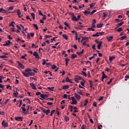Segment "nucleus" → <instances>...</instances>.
Returning a JSON list of instances; mask_svg holds the SVG:
<instances>
[{
    "instance_id": "37",
    "label": "nucleus",
    "mask_w": 129,
    "mask_h": 129,
    "mask_svg": "<svg viewBox=\"0 0 129 129\" xmlns=\"http://www.w3.org/2000/svg\"><path fill=\"white\" fill-rule=\"evenodd\" d=\"M54 87H47V89H49V90H50L51 91H54Z\"/></svg>"
},
{
    "instance_id": "12",
    "label": "nucleus",
    "mask_w": 129,
    "mask_h": 129,
    "mask_svg": "<svg viewBox=\"0 0 129 129\" xmlns=\"http://www.w3.org/2000/svg\"><path fill=\"white\" fill-rule=\"evenodd\" d=\"M17 15L19 18H21V17H23V15H21V11H20V10L19 9H17Z\"/></svg>"
},
{
    "instance_id": "60",
    "label": "nucleus",
    "mask_w": 129,
    "mask_h": 129,
    "mask_svg": "<svg viewBox=\"0 0 129 129\" xmlns=\"http://www.w3.org/2000/svg\"><path fill=\"white\" fill-rule=\"evenodd\" d=\"M68 97V96L67 94H64L63 96V97L64 98H65L66 99H67V97Z\"/></svg>"
},
{
    "instance_id": "42",
    "label": "nucleus",
    "mask_w": 129,
    "mask_h": 129,
    "mask_svg": "<svg viewBox=\"0 0 129 129\" xmlns=\"http://www.w3.org/2000/svg\"><path fill=\"white\" fill-rule=\"evenodd\" d=\"M88 31L92 30V32H94V31H95V30L94 29L92 28V27L88 28Z\"/></svg>"
},
{
    "instance_id": "28",
    "label": "nucleus",
    "mask_w": 129,
    "mask_h": 129,
    "mask_svg": "<svg viewBox=\"0 0 129 129\" xmlns=\"http://www.w3.org/2000/svg\"><path fill=\"white\" fill-rule=\"evenodd\" d=\"M117 29V27L115 29V30L116 31H117V32H121V31H122V28L121 27L118 28V29Z\"/></svg>"
},
{
    "instance_id": "34",
    "label": "nucleus",
    "mask_w": 129,
    "mask_h": 129,
    "mask_svg": "<svg viewBox=\"0 0 129 129\" xmlns=\"http://www.w3.org/2000/svg\"><path fill=\"white\" fill-rule=\"evenodd\" d=\"M124 39H126V36H125V35L121 37L120 40L121 41H123V40H124Z\"/></svg>"
},
{
    "instance_id": "59",
    "label": "nucleus",
    "mask_w": 129,
    "mask_h": 129,
    "mask_svg": "<svg viewBox=\"0 0 129 129\" xmlns=\"http://www.w3.org/2000/svg\"><path fill=\"white\" fill-rule=\"evenodd\" d=\"M41 94H42L41 93V92H37L36 93V95H40V97H41Z\"/></svg>"
},
{
    "instance_id": "29",
    "label": "nucleus",
    "mask_w": 129,
    "mask_h": 129,
    "mask_svg": "<svg viewBox=\"0 0 129 129\" xmlns=\"http://www.w3.org/2000/svg\"><path fill=\"white\" fill-rule=\"evenodd\" d=\"M62 37L63 39H65V40H68V36L66 34H63Z\"/></svg>"
},
{
    "instance_id": "52",
    "label": "nucleus",
    "mask_w": 129,
    "mask_h": 129,
    "mask_svg": "<svg viewBox=\"0 0 129 129\" xmlns=\"http://www.w3.org/2000/svg\"><path fill=\"white\" fill-rule=\"evenodd\" d=\"M14 24H15V22L14 21H12L10 24V25L12 26V27H15V25H14Z\"/></svg>"
},
{
    "instance_id": "44",
    "label": "nucleus",
    "mask_w": 129,
    "mask_h": 129,
    "mask_svg": "<svg viewBox=\"0 0 129 129\" xmlns=\"http://www.w3.org/2000/svg\"><path fill=\"white\" fill-rule=\"evenodd\" d=\"M29 75L30 76H33V75H35V73L33 72H29Z\"/></svg>"
},
{
    "instance_id": "48",
    "label": "nucleus",
    "mask_w": 129,
    "mask_h": 129,
    "mask_svg": "<svg viewBox=\"0 0 129 129\" xmlns=\"http://www.w3.org/2000/svg\"><path fill=\"white\" fill-rule=\"evenodd\" d=\"M27 39L28 40L31 39V35H30V33L27 34Z\"/></svg>"
},
{
    "instance_id": "24",
    "label": "nucleus",
    "mask_w": 129,
    "mask_h": 129,
    "mask_svg": "<svg viewBox=\"0 0 129 129\" xmlns=\"http://www.w3.org/2000/svg\"><path fill=\"white\" fill-rule=\"evenodd\" d=\"M107 39L109 42H110L113 39V37L112 36H110V37H107Z\"/></svg>"
},
{
    "instance_id": "8",
    "label": "nucleus",
    "mask_w": 129,
    "mask_h": 129,
    "mask_svg": "<svg viewBox=\"0 0 129 129\" xmlns=\"http://www.w3.org/2000/svg\"><path fill=\"white\" fill-rule=\"evenodd\" d=\"M81 79H82V77H79V76H77V77H76V78H75V81H76V82L77 83H79L78 81H79V80H81Z\"/></svg>"
},
{
    "instance_id": "25",
    "label": "nucleus",
    "mask_w": 129,
    "mask_h": 129,
    "mask_svg": "<svg viewBox=\"0 0 129 129\" xmlns=\"http://www.w3.org/2000/svg\"><path fill=\"white\" fill-rule=\"evenodd\" d=\"M72 59H75V58H77V55L75 54H73L71 55Z\"/></svg>"
},
{
    "instance_id": "56",
    "label": "nucleus",
    "mask_w": 129,
    "mask_h": 129,
    "mask_svg": "<svg viewBox=\"0 0 129 129\" xmlns=\"http://www.w3.org/2000/svg\"><path fill=\"white\" fill-rule=\"evenodd\" d=\"M31 16L32 17V18L33 19V20H35V14L31 13Z\"/></svg>"
},
{
    "instance_id": "30",
    "label": "nucleus",
    "mask_w": 129,
    "mask_h": 129,
    "mask_svg": "<svg viewBox=\"0 0 129 129\" xmlns=\"http://www.w3.org/2000/svg\"><path fill=\"white\" fill-rule=\"evenodd\" d=\"M57 68V66L55 64H53L51 67V69H52V70H55V69H56Z\"/></svg>"
},
{
    "instance_id": "16",
    "label": "nucleus",
    "mask_w": 129,
    "mask_h": 129,
    "mask_svg": "<svg viewBox=\"0 0 129 129\" xmlns=\"http://www.w3.org/2000/svg\"><path fill=\"white\" fill-rule=\"evenodd\" d=\"M101 45H102V41H101L99 44H98L97 47L98 50H100V49H101Z\"/></svg>"
},
{
    "instance_id": "7",
    "label": "nucleus",
    "mask_w": 129,
    "mask_h": 129,
    "mask_svg": "<svg viewBox=\"0 0 129 129\" xmlns=\"http://www.w3.org/2000/svg\"><path fill=\"white\" fill-rule=\"evenodd\" d=\"M72 100H73V102L71 103V104H77V101L75 100V98L74 97H71Z\"/></svg>"
},
{
    "instance_id": "39",
    "label": "nucleus",
    "mask_w": 129,
    "mask_h": 129,
    "mask_svg": "<svg viewBox=\"0 0 129 129\" xmlns=\"http://www.w3.org/2000/svg\"><path fill=\"white\" fill-rule=\"evenodd\" d=\"M105 78H107V76H106L105 75H104H104L102 76V81H103V80Z\"/></svg>"
},
{
    "instance_id": "38",
    "label": "nucleus",
    "mask_w": 129,
    "mask_h": 129,
    "mask_svg": "<svg viewBox=\"0 0 129 129\" xmlns=\"http://www.w3.org/2000/svg\"><path fill=\"white\" fill-rule=\"evenodd\" d=\"M82 75H83L86 77V76H87V74H86V73H85L84 71H82Z\"/></svg>"
},
{
    "instance_id": "15",
    "label": "nucleus",
    "mask_w": 129,
    "mask_h": 129,
    "mask_svg": "<svg viewBox=\"0 0 129 129\" xmlns=\"http://www.w3.org/2000/svg\"><path fill=\"white\" fill-rule=\"evenodd\" d=\"M65 61H66V66H68V64L70 60L69 59V58H66Z\"/></svg>"
},
{
    "instance_id": "35",
    "label": "nucleus",
    "mask_w": 129,
    "mask_h": 129,
    "mask_svg": "<svg viewBox=\"0 0 129 129\" xmlns=\"http://www.w3.org/2000/svg\"><path fill=\"white\" fill-rule=\"evenodd\" d=\"M33 26L34 28H35L36 30H39V28L38 27V25H37V24H33Z\"/></svg>"
},
{
    "instance_id": "27",
    "label": "nucleus",
    "mask_w": 129,
    "mask_h": 129,
    "mask_svg": "<svg viewBox=\"0 0 129 129\" xmlns=\"http://www.w3.org/2000/svg\"><path fill=\"white\" fill-rule=\"evenodd\" d=\"M3 12L4 14H7V11L5 10L4 8H0V13Z\"/></svg>"
},
{
    "instance_id": "26",
    "label": "nucleus",
    "mask_w": 129,
    "mask_h": 129,
    "mask_svg": "<svg viewBox=\"0 0 129 129\" xmlns=\"http://www.w3.org/2000/svg\"><path fill=\"white\" fill-rule=\"evenodd\" d=\"M102 26H103V24L99 23L97 25V28H102Z\"/></svg>"
},
{
    "instance_id": "21",
    "label": "nucleus",
    "mask_w": 129,
    "mask_h": 129,
    "mask_svg": "<svg viewBox=\"0 0 129 129\" xmlns=\"http://www.w3.org/2000/svg\"><path fill=\"white\" fill-rule=\"evenodd\" d=\"M70 119V118H69V116H64L65 121H67V122L69 121Z\"/></svg>"
},
{
    "instance_id": "5",
    "label": "nucleus",
    "mask_w": 129,
    "mask_h": 129,
    "mask_svg": "<svg viewBox=\"0 0 129 129\" xmlns=\"http://www.w3.org/2000/svg\"><path fill=\"white\" fill-rule=\"evenodd\" d=\"M102 33L103 32H97L95 34L93 35V37H99V36H102Z\"/></svg>"
},
{
    "instance_id": "63",
    "label": "nucleus",
    "mask_w": 129,
    "mask_h": 129,
    "mask_svg": "<svg viewBox=\"0 0 129 129\" xmlns=\"http://www.w3.org/2000/svg\"><path fill=\"white\" fill-rule=\"evenodd\" d=\"M86 127V125L83 124L81 127V129H86L85 128Z\"/></svg>"
},
{
    "instance_id": "9",
    "label": "nucleus",
    "mask_w": 129,
    "mask_h": 129,
    "mask_svg": "<svg viewBox=\"0 0 129 129\" xmlns=\"http://www.w3.org/2000/svg\"><path fill=\"white\" fill-rule=\"evenodd\" d=\"M41 97L43 99H47V97H49V95H45V94H41Z\"/></svg>"
},
{
    "instance_id": "17",
    "label": "nucleus",
    "mask_w": 129,
    "mask_h": 129,
    "mask_svg": "<svg viewBox=\"0 0 129 129\" xmlns=\"http://www.w3.org/2000/svg\"><path fill=\"white\" fill-rule=\"evenodd\" d=\"M83 14H85V16H87L90 14V12H89L87 10H85V11L83 12Z\"/></svg>"
},
{
    "instance_id": "31",
    "label": "nucleus",
    "mask_w": 129,
    "mask_h": 129,
    "mask_svg": "<svg viewBox=\"0 0 129 129\" xmlns=\"http://www.w3.org/2000/svg\"><path fill=\"white\" fill-rule=\"evenodd\" d=\"M7 11H13V10H14V7H10L9 8H7Z\"/></svg>"
},
{
    "instance_id": "11",
    "label": "nucleus",
    "mask_w": 129,
    "mask_h": 129,
    "mask_svg": "<svg viewBox=\"0 0 129 129\" xmlns=\"http://www.w3.org/2000/svg\"><path fill=\"white\" fill-rule=\"evenodd\" d=\"M22 73L23 75V76H25V77H27L28 78L29 76V73H25L24 72H22Z\"/></svg>"
},
{
    "instance_id": "22",
    "label": "nucleus",
    "mask_w": 129,
    "mask_h": 129,
    "mask_svg": "<svg viewBox=\"0 0 129 129\" xmlns=\"http://www.w3.org/2000/svg\"><path fill=\"white\" fill-rule=\"evenodd\" d=\"M69 88V85H66V86H63L62 87V89L63 90H65L66 89H68Z\"/></svg>"
},
{
    "instance_id": "50",
    "label": "nucleus",
    "mask_w": 129,
    "mask_h": 129,
    "mask_svg": "<svg viewBox=\"0 0 129 129\" xmlns=\"http://www.w3.org/2000/svg\"><path fill=\"white\" fill-rule=\"evenodd\" d=\"M93 105L95 106V107H96V106H97V103H96V102H94L93 103Z\"/></svg>"
},
{
    "instance_id": "1",
    "label": "nucleus",
    "mask_w": 129,
    "mask_h": 129,
    "mask_svg": "<svg viewBox=\"0 0 129 129\" xmlns=\"http://www.w3.org/2000/svg\"><path fill=\"white\" fill-rule=\"evenodd\" d=\"M41 110H42V112H43V113H45V114L46 115H48V114H49V113H50V109L46 110L43 108L41 109Z\"/></svg>"
},
{
    "instance_id": "57",
    "label": "nucleus",
    "mask_w": 129,
    "mask_h": 129,
    "mask_svg": "<svg viewBox=\"0 0 129 129\" xmlns=\"http://www.w3.org/2000/svg\"><path fill=\"white\" fill-rule=\"evenodd\" d=\"M103 100V97H100L99 98V99H98V100H99V101H101V100Z\"/></svg>"
},
{
    "instance_id": "10",
    "label": "nucleus",
    "mask_w": 129,
    "mask_h": 129,
    "mask_svg": "<svg viewBox=\"0 0 129 129\" xmlns=\"http://www.w3.org/2000/svg\"><path fill=\"white\" fill-rule=\"evenodd\" d=\"M17 63L20 68H22V69H24L25 68V66H24V64H23L22 63L20 62V61H17Z\"/></svg>"
},
{
    "instance_id": "23",
    "label": "nucleus",
    "mask_w": 129,
    "mask_h": 129,
    "mask_svg": "<svg viewBox=\"0 0 129 129\" xmlns=\"http://www.w3.org/2000/svg\"><path fill=\"white\" fill-rule=\"evenodd\" d=\"M75 95L77 99H80L81 98V97H80L78 94L76 93H75Z\"/></svg>"
},
{
    "instance_id": "46",
    "label": "nucleus",
    "mask_w": 129,
    "mask_h": 129,
    "mask_svg": "<svg viewBox=\"0 0 129 129\" xmlns=\"http://www.w3.org/2000/svg\"><path fill=\"white\" fill-rule=\"evenodd\" d=\"M64 25L68 27V28H70V26L69 25L68 23L67 22H64Z\"/></svg>"
},
{
    "instance_id": "3",
    "label": "nucleus",
    "mask_w": 129,
    "mask_h": 129,
    "mask_svg": "<svg viewBox=\"0 0 129 129\" xmlns=\"http://www.w3.org/2000/svg\"><path fill=\"white\" fill-rule=\"evenodd\" d=\"M2 124L3 126L5 127H8V126H9V123L8 122H6V120H4L2 122Z\"/></svg>"
},
{
    "instance_id": "58",
    "label": "nucleus",
    "mask_w": 129,
    "mask_h": 129,
    "mask_svg": "<svg viewBox=\"0 0 129 129\" xmlns=\"http://www.w3.org/2000/svg\"><path fill=\"white\" fill-rule=\"evenodd\" d=\"M86 42H88V40H85L82 44L83 46H86Z\"/></svg>"
},
{
    "instance_id": "6",
    "label": "nucleus",
    "mask_w": 129,
    "mask_h": 129,
    "mask_svg": "<svg viewBox=\"0 0 129 129\" xmlns=\"http://www.w3.org/2000/svg\"><path fill=\"white\" fill-rule=\"evenodd\" d=\"M15 120H17V121H23V117H21V116L16 117Z\"/></svg>"
},
{
    "instance_id": "64",
    "label": "nucleus",
    "mask_w": 129,
    "mask_h": 129,
    "mask_svg": "<svg viewBox=\"0 0 129 129\" xmlns=\"http://www.w3.org/2000/svg\"><path fill=\"white\" fill-rule=\"evenodd\" d=\"M0 58H8V56L6 55H1L0 56Z\"/></svg>"
},
{
    "instance_id": "53",
    "label": "nucleus",
    "mask_w": 129,
    "mask_h": 129,
    "mask_svg": "<svg viewBox=\"0 0 129 129\" xmlns=\"http://www.w3.org/2000/svg\"><path fill=\"white\" fill-rule=\"evenodd\" d=\"M76 40L77 41L78 40V34H77V32H76Z\"/></svg>"
},
{
    "instance_id": "45",
    "label": "nucleus",
    "mask_w": 129,
    "mask_h": 129,
    "mask_svg": "<svg viewBox=\"0 0 129 129\" xmlns=\"http://www.w3.org/2000/svg\"><path fill=\"white\" fill-rule=\"evenodd\" d=\"M94 13H96V10H93L91 12H90L91 16H92Z\"/></svg>"
},
{
    "instance_id": "55",
    "label": "nucleus",
    "mask_w": 129,
    "mask_h": 129,
    "mask_svg": "<svg viewBox=\"0 0 129 129\" xmlns=\"http://www.w3.org/2000/svg\"><path fill=\"white\" fill-rule=\"evenodd\" d=\"M85 103L84 104V106H86V105H87V103H88V100H85Z\"/></svg>"
},
{
    "instance_id": "2",
    "label": "nucleus",
    "mask_w": 129,
    "mask_h": 129,
    "mask_svg": "<svg viewBox=\"0 0 129 129\" xmlns=\"http://www.w3.org/2000/svg\"><path fill=\"white\" fill-rule=\"evenodd\" d=\"M33 56H35L36 61H38L39 59H40V56H39V54H38V52L37 51H34L33 52Z\"/></svg>"
},
{
    "instance_id": "47",
    "label": "nucleus",
    "mask_w": 129,
    "mask_h": 129,
    "mask_svg": "<svg viewBox=\"0 0 129 129\" xmlns=\"http://www.w3.org/2000/svg\"><path fill=\"white\" fill-rule=\"evenodd\" d=\"M20 26L22 28V29L24 31H26V30H28V28L25 29V27H24L23 25H22V24H20Z\"/></svg>"
},
{
    "instance_id": "33",
    "label": "nucleus",
    "mask_w": 129,
    "mask_h": 129,
    "mask_svg": "<svg viewBox=\"0 0 129 129\" xmlns=\"http://www.w3.org/2000/svg\"><path fill=\"white\" fill-rule=\"evenodd\" d=\"M55 111H56V110H52L51 111V113H50V116H53V114H54V113H55Z\"/></svg>"
},
{
    "instance_id": "43",
    "label": "nucleus",
    "mask_w": 129,
    "mask_h": 129,
    "mask_svg": "<svg viewBox=\"0 0 129 129\" xmlns=\"http://www.w3.org/2000/svg\"><path fill=\"white\" fill-rule=\"evenodd\" d=\"M112 80H113V78L110 79L109 81L107 83L108 85H109V84L112 82Z\"/></svg>"
},
{
    "instance_id": "51",
    "label": "nucleus",
    "mask_w": 129,
    "mask_h": 129,
    "mask_svg": "<svg viewBox=\"0 0 129 129\" xmlns=\"http://www.w3.org/2000/svg\"><path fill=\"white\" fill-rule=\"evenodd\" d=\"M95 5V3H92L90 5V8H93L94 7V5Z\"/></svg>"
},
{
    "instance_id": "49",
    "label": "nucleus",
    "mask_w": 129,
    "mask_h": 129,
    "mask_svg": "<svg viewBox=\"0 0 129 129\" xmlns=\"http://www.w3.org/2000/svg\"><path fill=\"white\" fill-rule=\"evenodd\" d=\"M47 105L51 106V105H53V103L52 102H47Z\"/></svg>"
},
{
    "instance_id": "62",
    "label": "nucleus",
    "mask_w": 129,
    "mask_h": 129,
    "mask_svg": "<svg viewBox=\"0 0 129 129\" xmlns=\"http://www.w3.org/2000/svg\"><path fill=\"white\" fill-rule=\"evenodd\" d=\"M47 62H46V60L45 59H43V61L42 62V65H45L46 64Z\"/></svg>"
},
{
    "instance_id": "19",
    "label": "nucleus",
    "mask_w": 129,
    "mask_h": 129,
    "mask_svg": "<svg viewBox=\"0 0 129 129\" xmlns=\"http://www.w3.org/2000/svg\"><path fill=\"white\" fill-rule=\"evenodd\" d=\"M114 59H115V56H109V60L110 62H111L113 60H114Z\"/></svg>"
},
{
    "instance_id": "41",
    "label": "nucleus",
    "mask_w": 129,
    "mask_h": 129,
    "mask_svg": "<svg viewBox=\"0 0 129 129\" xmlns=\"http://www.w3.org/2000/svg\"><path fill=\"white\" fill-rule=\"evenodd\" d=\"M3 46H10V44L8 43V41H6L5 43L3 44Z\"/></svg>"
},
{
    "instance_id": "61",
    "label": "nucleus",
    "mask_w": 129,
    "mask_h": 129,
    "mask_svg": "<svg viewBox=\"0 0 129 129\" xmlns=\"http://www.w3.org/2000/svg\"><path fill=\"white\" fill-rule=\"evenodd\" d=\"M77 93H78V94H80L81 95H83V94H82V92H81V90H80V91H78Z\"/></svg>"
},
{
    "instance_id": "18",
    "label": "nucleus",
    "mask_w": 129,
    "mask_h": 129,
    "mask_svg": "<svg viewBox=\"0 0 129 129\" xmlns=\"http://www.w3.org/2000/svg\"><path fill=\"white\" fill-rule=\"evenodd\" d=\"M66 82H70V83H73V82H72V81H71V80H70V79L69 77H67L66 78Z\"/></svg>"
},
{
    "instance_id": "14",
    "label": "nucleus",
    "mask_w": 129,
    "mask_h": 129,
    "mask_svg": "<svg viewBox=\"0 0 129 129\" xmlns=\"http://www.w3.org/2000/svg\"><path fill=\"white\" fill-rule=\"evenodd\" d=\"M122 25H123V21H121L120 23L117 24V28H119V27L122 26Z\"/></svg>"
},
{
    "instance_id": "54",
    "label": "nucleus",
    "mask_w": 129,
    "mask_h": 129,
    "mask_svg": "<svg viewBox=\"0 0 129 129\" xmlns=\"http://www.w3.org/2000/svg\"><path fill=\"white\" fill-rule=\"evenodd\" d=\"M38 14H39V15L40 16H44V15H43V13H42V12H41V10H39V11H38Z\"/></svg>"
},
{
    "instance_id": "4",
    "label": "nucleus",
    "mask_w": 129,
    "mask_h": 129,
    "mask_svg": "<svg viewBox=\"0 0 129 129\" xmlns=\"http://www.w3.org/2000/svg\"><path fill=\"white\" fill-rule=\"evenodd\" d=\"M30 85L32 89H34V90H37V88H36V85H35L34 83H30Z\"/></svg>"
},
{
    "instance_id": "36",
    "label": "nucleus",
    "mask_w": 129,
    "mask_h": 129,
    "mask_svg": "<svg viewBox=\"0 0 129 129\" xmlns=\"http://www.w3.org/2000/svg\"><path fill=\"white\" fill-rule=\"evenodd\" d=\"M82 38H83V40H84V41H87V40H89V37H82Z\"/></svg>"
},
{
    "instance_id": "13",
    "label": "nucleus",
    "mask_w": 129,
    "mask_h": 129,
    "mask_svg": "<svg viewBox=\"0 0 129 129\" xmlns=\"http://www.w3.org/2000/svg\"><path fill=\"white\" fill-rule=\"evenodd\" d=\"M72 20L73 21H74V22H77L78 21V20H79L78 18H76V16H74L73 17H72Z\"/></svg>"
},
{
    "instance_id": "20",
    "label": "nucleus",
    "mask_w": 129,
    "mask_h": 129,
    "mask_svg": "<svg viewBox=\"0 0 129 129\" xmlns=\"http://www.w3.org/2000/svg\"><path fill=\"white\" fill-rule=\"evenodd\" d=\"M14 91V92L13 93V94H14L15 97H16V98L18 97V94H19L18 91Z\"/></svg>"
},
{
    "instance_id": "32",
    "label": "nucleus",
    "mask_w": 129,
    "mask_h": 129,
    "mask_svg": "<svg viewBox=\"0 0 129 129\" xmlns=\"http://www.w3.org/2000/svg\"><path fill=\"white\" fill-rule=\"evenodd\" d=\"M25 72H27V73H29V72H32V70L30 69H26L25 70Z\"/></svg>"
},
{
    "instance_id": "40",
    "label": "nucleus",
    "mask_w": 129,
    "mask_h": 129,
    "mask_svg": "<svg viewBox=\"0 0 129 129\" xmlns=\"http://www.w3.org/2000/svg\"><path fill=\"white\" fill-rule=\"evenodd\" d=\"M127 79H129V76L127 75H126L125 76V81H127Z\"/></svg>"
}]
</instances>
